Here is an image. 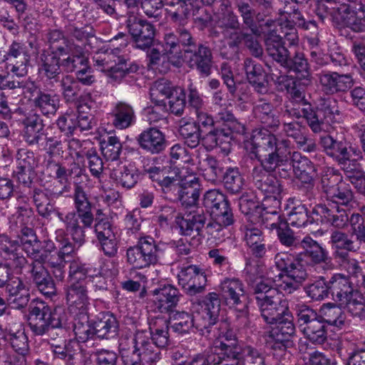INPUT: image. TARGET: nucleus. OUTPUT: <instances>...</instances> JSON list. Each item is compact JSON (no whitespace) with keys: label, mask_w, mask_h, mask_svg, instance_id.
Instances as JSON below:
<instances>
[{"label":"nucleus","mask_w":365,"mask_h":365,"mask_svg":"<svg viewBox=\"0 0 365 365\" xmlns=\"http://www.w3.org/2000/svg\"><path fill=\"white\" fill-rule=\"evenodd\" d=\"M278 289L262 280L253 286L257 305L262 318L267 324H275L265 335L266 344L272 349L284 351L295 328L288 302Z\"/></svg>","instance_id":"obj_1"},{"label":"nucleus","mask_w":365,"mask_h":365,"mask_svg":"<svg viewBox=\"0 0 365 365\" xmlns=\"http://www.w3.org/2000/svg\"><path fill=\"white\" fill-rule=\"evenodd\" d=\"M159 327L150 325L149 331L137 330L133 338H121L119 352L124 365H155L161 359L160 348L169 344V322L157 319Z\"/></svg>","instance_id":"obj_2"},{"label":"nucleus","mask_w":365,"mask_h":365,"mask_svg":"<svg viewBox=\"0 0 365 365\" xmlns=\"http://www.w3.org/2000/svg\"><path fill=\"white\" fill-rule=\"evenodd\" d=\"M255 157L268 173L277 172L280 178L291 176V142L278 138L267 129L255 130L252 135Z\"/></svg>","instance_id":"obj_3"},{"label":"nucleus","mask_w":365,"mask_h":365,"mask_svg":"<svg viewBox=\"0 0 365 365\" xmlns=\"http://www.w3.org/2000/svg\"><path fill=\"white\" fill-rule=\"evenodd\" d=\"M274 264L279 272L274 274L270 270L267 273V279L272 280L274 286L281 290L292 293L307 278L306 269L298 259L288 252H279L274 257Z\"/></svg>","instance_id":"obj_4"},{"label":"nucleus","mask_w":365,"mask_h":365,"mask_svg":"<svg viewBox=\"0 0 365 365\" xmlns=\"http://www.w3.org/2000/svg\"><path fill=\"white\" fill-rule=\"evenodd\" d=\"M65 316L61 310H51L41 301L32 302L30 304L29 326L34 335H53L56 329L62 327Z\"/></svg>","instance_id":"obj_5"},{"label":"nucleus","mask_w":365,"mask_h":365,"mask_svg":"<svg viewBox=\"0 0 365 365\" xmlns=\"http://www.w3.org/2000/svg\"><path fill=\"white\" fill-rule=\"evenodd\" d=\"M319 143L325 153L336 162L345 173L357 165V160L362 158L360 150L351 147L344 138L339 140L325 135L321 136Z\"/></svg>","instance_id":"obj_6"},{"label":"nucleus","mask_w":365,"mask_h":365,"mask_svg":"<svg viewBox=\"0 0 365 365\" xmlns=\"http://www.w3.org/2000/svg\"><path fill=\"white\" fill-rule=\"evenodd\" d=\"M163 254L155 240L150 236L138 239L137 244L126 251L127 262L135 269H144L159 262Z\"/></svg>","instance_id":"obj_7"},{"label":"nucleus","mask_w":365,"mask_h":365,"mask_svg":"<svg viewBox=\"0 0 365 365\" xmlns=\"http://www.w3.org/2000/svg\"><path fill=\"white\" fill-rule=\"evenodd\" d=\"M220 299L215 292L209 293L205 297L201 311L196 319V329L204 336H209L212 332L215 334L217 329H226L227 322H220Z\"/></svg>","instance_id":"obj_8"},{"label":"nucleus","mask_w":365,"mask_h":365,"mask_svg":"<svg viewBox=\"0 0 365 365\" xmlns=\"http://www.w3.org/2000/svg\"><path fill=\"white\" fill-rule=\"evenodd\" d=\"M298 324L306 338L311 342L322 344L327 339V324L312 309L302 304L297 310Z\"/></svg>","instance_id":"obj_9"},{"label":"nucleus","mask_w":365,"mask_h":365,"mask_svg":"<svg viewBox=\"0 0 365 365\" xmlns=\"http://www.w3.org/2000/svg\"><path fill=\"white\" fill-rule=\"evenodd\" d=\"M267 173L262 167L254 168L252 173L254 185L264 195L262 204L264 206H269V204H272L274 207H279L283 185Z\"/></svg>","instance_id":"obj_10"},{"label":"nucleus","mask_w":365,"mask_h":365,"mask_svg":"<svg viewBox=\"0 0 365 365\" xmlns=\"http://www.w3.org/2000/svg\"><path fill=\"white\" fill-rule=\"evenodd\" d=\"M31 93L30 101L36 111L42 115H54L59 108L60 99L54 91L42 88L32 85L29 88Z\"/></svg>","instance_id":"obj_11"},{"label":"nucleus","mask_w":365,"mask_h":365,"mask_svg":"<svg viewBox=\"0 0 365 365\" xmlns=\"http://www.w3.org/2000/svg\"><path fill=\"white\" fill-rule=\"evenodd\" d=\"M207 220V215L203 208L196 207L187 209L183 213L178 224L180 227V230L184 235L203 236V230Z\"/></svg>","instance_id":"obj_12"},{"label":"nucleus","mask_w":365,"mask_h":365,"mask_svg":"<svg viewBox=\"0 0 365 365\" xmlns=\"http://www.w3.org/2000/svg\"><path fill=\"white\" fill-rule=\"evenodd\" d=\"M272 25L264 24V31L265 32L262 35L265 38L266 50L268 55L273 60L279 63L282 66H284L290 56V53L283 44L282 35L277 34L278 29H271Z\"/></svg>","instance_id":"obj_13"},{"label":"nucleus","mask_w":365,"mask_h":365,"mask_svg":"<svg viewBox=\"0 0 365 365\" xmlns=\"http://www.w3.org/2000/svg\"><path fill=\"white\" fill-rule=\"evenodd\" d=\"M7 61L6 68L17 77L26 75V66L29 62L30 56L25 45L13 42L5 56Z\"/></svg>","instance_id":"obj_14"},{"label":"nucleus","mask_w":365,"mask_h":365,"mask_svg":"<svg viewBox=\"0 0 365 365\" xmlns=\"http://www.w3.org/2000/svg\"><path fill=\"white\" fill-rule=\"evenodd\" d=\"M286 115L295 118H304L314 133H320L322 130V121L319 119L316 111L307 102L303 103L287 102L284 116Z\"/></svg>","instance_id":"obj_15"},{"label":"nucleus","mask_w":365,"mask_h":365,"mask_svg":"<svg viewBox=\"0 0 365 365\" xmlns=\"http://www.w3.org/2000/svg\"><path fill=\"white\" fill-rule=\"evenodd\" d=\"M322 91L329 95L346 92L354 82L351 74H339L337 72H322L319 76Z\"/></svg>","instance_id":"obj_16"},{"label":"nucleus","mask_w":365,"mask_h":365,"mask_svg":"<svg viewBox=\"0 0 365 365\" xmlns=\"http://www.w3.org/2000/svg\"><path fill=\"white\" fill-rule=\"evenodd\" d=\"M66 299L72 315L88 312L90 302L86 284H69L66 290Z\"/></svg>","instance_id":"obj_17"},{"label":"nucleus","mask_w":365,"mask_h":365,"mask_svg":"<svg viewBox=\"0 0 365 365\" xmlns=\"http://www.w3.org/2000/svg\"><path fill=\"white\" fill-rule=\"evenodd\" d=\"M230 342L225 344L222 341H214L211 347V354H208L207 358H212L215 363H210L211 365H218L223 361H232L235 362L241 358L244 351V347L240 342Z\"/></svg>","instance_id":"obj_18"},{"label":"nucleus","mask_w":365,"mask_h":365,"mask_svg":"<svg viewBox=\"0 0 365 365\" xmlns=\"http://www.w3.org/2000/svg\"><path fill=\"white\" fill-rule=\"evenodd\" d=\"M155 309L160 313H169L177 306L180 294L171 284H165L153 291Z\"/></svg>","instance_id":"obj_19"},{"label":"nucleus","mask_w":365,"mask_h":365,"mask_svg":"<svg viewBox=\"0 0 365 365\" xmlns=\"http://www.w3.org/2000/svg\"><path fill=\"white\" fill-rule=\"evenodd\" d=\"M94 61L101 71L110 72L115 78L124 77L132 69L128 67L125 60L116 56L113 52L98 56L94 58Z\"/></svg>","instance_id":"obj_20"},{"label":"nucleus","mask_w":365,"mask_h":365,"mask_svg":"<svg viewBox=\"0 0 365 365\" xmlns=\"http://www.w3.org/2000/svg\"><path fill=\"white\" fill-rule=\"evenodd\" d=\"M300 248L303 251L298 254V259L314 266L325 262L328 258L327 252L311 237L306 236L302 240Z\"/></svg>","instance_id":"obj_21"},{"label":"nucleus","mask_w":365,"mask_h":365,"mask_svg":"<svg viewBox=\"0 0 365 365\" xmlns=\"http://www.w3.org/2000/svg\"><path fill=\"white\" fill-rule=\"evenodd\" d=\"M203 205L210 210L211 216L216 217L220 222L223 219L220 216L233 215L227 197L217 190L206 192L203 197Z\"/></svg>","instance_id":"obj_22"},{"label":"nucleus","mask_w":365,"mask_h":365,"mask_svg":"<svg viewBox=\"0 0 365 365\" xmlns=\"http://www.w3.org/2000/svg\"><path fill=\"white\" fill-rule=\"evenodd\" d=\"M354 283L344 274H334L329 280V288L332 299L339 306L346 302V299L357 291L352 287Z\"/></svg>","instance_id":"obj_23"},{"label":"nucleus","mask_w":365,"mask_h":365,"mask_svg":"<svg viewBox=\"0 0 365 365\" xmlns=\"http://www.w3.org/2000/svg\"><path fill=\"white\" fill-rule=\"evenodd\" d=\"M313 211L335 227L343 228L349 221L346 211L335 203L317 205Z\"/></svg>","instance_id":"obj_24"},{"label":"nucleus","mask_w":365,"mask_h":365,"mask_svg":"<svg viewBox=\"0 0 365 365\" xmlns=\"http://www.w3.org/2000/svg\"><path fill=\"white\" fill-rule=\"evenodd\" d=\"M58 218L63 223L65 231L71 235L72 240L79 246L85 242V228L87 227L80 225V220L82 222L81 214L71 211L66 215L57 211Z\"/></svg>","instance_id":"obj_25"},{"label":"nucleus","mask_w":365,"mask_h":365,"mask_svg":"<svg viewBox=\"0 0 365 365\" xmlns=\"http://www.w3.org/2000/svg\"><path fill=\"white\" fill-rule=\"evenodd\" d=\"M137 141L142 149L152 154H158L166 147L164 133L155 128H149L143 130L138 135Z\"/></svg>","instance_id":"obj_26"},{"label":"nucleus","mask_w":365,"mask_h":365,"mask_svg":"<svg viewBox=\"0 0 365 365\" xmlns=\"http://www.w3.org/2000/svg\"><path fill=\"white\" fill-rule=\"evenodd\" d=\"M200 183L198 178L190 175L182 180L179 192V201L185 209L196 207L200 197Z\"/></svg>","instance_id":"obj_27"},{"label":"nucleus","mask_w":365,"mask_h":365,"mask_svg":"<svg viewBox=\"0 0 365 365\" xmlns=\"http://www.w3.org/2000/svg\"><path fill=\"white\" fill-rule=\"evenodd\" d=\"M221 294L227 304L237 306L243 304L245 290L243 282L237 278H226L220 285Z\"/></svg>","instance_id":"obj_28"},{"label":"nucleus","mask_w":365,"mask_h":365,"mask_svg":"<svg viewBox=\"0 0 365 365\" xmlns=\"http://www.w3.org/2000/svg\"><path fill=\"white\" fill-rule=\"evenodd\" d=\"M283 131L290 138H292L298 148L306 153H312L316 150L315 141L309 138L305 133V128L297 121L283 123Z\"/></svg>","instance_id":"obj_29"},{"label":"nucleus","mask_w":365,"mask_h":365,"mask_svg":"<svg viewBox=\"0 0 365 365\" xmlns=\"http://www.w3.org/2000/svg\"><path fill=\"white\" fill-rule=\"evenodd\" d=\"M25 141L31 145H38L44 137L43 120L37 114H31L23 120Z\"/></svg>","instance_id":"obj_30"},{"label":"nucleus","mask_w":365,"mask_h":365,"mask_svg":"<svg viewBox=\"0 0 365 365\" xmlns=\"http://www.w3.org/2000/svg\"><path fill=\"white\" fill-rule=\"evenodd\" d=\"M244 69L249 83L259 93H266L268 91V83L264 79V71L261 64L246 58L244 61Z\"/></svg>","instance_id":"obj_31"},{"label":"nucleus","mask_w":365,"mask_h":365,"mask_svg":"<svg viewBox=\"0 0 365 365\" xmlns=\"http://www.w3.org/2000/svg\"><path fill=\"white\" fill-rule=\"evenodd\" d=\"M250 27H247L241 30L235 27L233 24H230L228 26L224 28L222 25L219 28L222 29V32L225 37L230 38L229 43L231 46H238L242 41H245L250 31L255 36H262L265 31H264V24H250Z\"/></svg>","instance_id":"obj_32"},{"label":"nucleus","mask_w":365,"mask_h":365,"mask_svg":"<svg viewBox=\"0 0 365 365\" xmlns=\"http://www.w3.org/2000/svg\"><path fill=\"white\" fill-rule=\"evenodd\" d=\"M75 184L73 197L76 212L81 214L82 223L84 226L91 227L94 220L91 204L83 187L77 182Z\"/></svg>","instance_id":"obj_33"},{"label":"nucleus","mask_w":365,"mask_h":365,"mask_svg":"<svg viewBox=\"0 0 365 365\" xmlns=\"http://www.w3.org/2000/svg\"><path fill=\"white\" fill-rule=\"evenodd\" d=\"M9 300L16 309L25 307L29 301V289L20 277H14L8 284Z\"/></svg>","instance_id":"obj_34"},{"label":"nucleus","mask_w":365,"mask_h":365,"mask_svg":"<svg viewBox=\"0 0 365 365\" xmlns=\"http://www.w3.org/2000/svg\"><path fill=\"white\" fill-rule=\"evenodd\" d=\"M279 207H274L272 204L269 206H264L262 204V208L257 210V218L252 224L263 225L269 230H277L284 220L279 214Z\"/></svg>","instance_id":"obj_35"},{"label":"nucleus","mask_w":365,"mask_h":365,"mask_svg":"<svg viewBox=\"0 0 365 365\" xmlns=\"http://www.w3.org/2000/svg\"><path fill=\"white\" fill-rule=\"evenodd\" d=\"M252 113L256 120L267 128H275L280 124L273 106L263 99H259L254 104Z\"/></svg>","instance_id":"obj_36"},{"label":"nucleus","mask_w":365,"mask_h":365,"mask_svg":"<svg viewBox=\"0 0 365 365\" xmlns=\"http://www.w3.org/2000/svg\"><path fill=\"white\" fill-rule=\"evenodd\" d=\"M185 58H189L191 67H196L203 75L208 76L210 71L211 52L207 47L200 46L192 53L191 49L185 50Z\"/></svg>","instance_id":"obj_37"},{"label":"nucleus","mask_w":365,"mask_h":365,"mask_svg":"<svg viewBox=\"0 0 365 365\" xmlns=\"http://www.w3.org/2000/svg\"><path fill=\"white\" fill-rule=\"evenodd\" d=\"M128 30L138 48H150L155 36V28L153 24H128Z\"/></svg>","instance_id":"obj_38"},{"label":"nucleus","mask_w":365,"mask_h":365,"mask_svg":"<svg viewBox=\"0 0 365 365\" xmlns=\"http://www.w3.org/2000/svg\"><path fill=\"white\" fill-rule=\"evenodd\" d=\"M178 132L185 143L188 147L194 148L199 145L203 130L200 128L196 122L188 121L182 118L180 121Z\"/></svg>","instance_id":"obj_39"},{"label":"nucleus","mask_w":365,"mask_h":365,"mask_svg":"<svg viewBox=\"0 0 365 365\" xmlns=\"http://www.w3.org/2000/svg\"><path fill=\"white\" fill-rule=\"evenodd\" d=\"M334 255L341 269L346 271L350 277L355 279L354 283L365 276L359 262L351 257L347 252L336 250Z\"/></svg>","instance_id":"obj_40"},{"label":"nucleus","mask_w":365,"mask_h":365,"mask_svg":"<svg viewBox=\"0 0 365 365\" xmlns=\"http://www.w3.org/2000/svg\"><path fill=\"white\" fill-rule=\"evenodd\" d=\"M113 125L118 129H125L131 125L135 120L133 107L124 102L118 103L112 111Z\"/></svg>","instance_id":"obj_41"},{"label":"nucleus","mask_w":365,"mask_h":365,"mask_svg":"<svg viewBox=\"0 0 365 365\" xmlns=\"http://www.w3.org/2000/svg\"><path fill=\"white\" fill-rule=\"evenodd\" d=\"M22 233L24 236L21 238V244L27 255L32 259L45 258L46 255H41L43 248L41 247V242L37 240L33 230L26 227H23Z\"/></svg>","instance_id":"obj_42"},{"label":"nucleus","mask_w":365,"mask_h":365,"mask_svg":"<svg viewBox=\"0 0 365 365\" xmlns=\"http://www.w3.org/2000/svg\"><path fill=\"white\" fill-rule=\"evenodd\" d=\"M118 323L116 318L110 314H104L95 322L93 325L94 335L98 338L108 339L117 334Z\"/></svg>","instance_id":"obj_43"},{"label":"nucleus","mask_w":365,"mask_h":365,"mask_svg":"<svg viewBox=\"0 0 365 365\" xmlns=\"http://www.w3.org/2000/svg\"><path fill=\"white\" fill-rule=\"evenodd\" d=\"M73 316V332L79 342H85L94 335L93 327L88 323V312Z\"/></svg>","instance_id":"obj_44"},{"label":"nucleus","mask_w":365,"mask_h":365,"mask_svg":"<svg viewBox=\"0 0 365 365\" xmlns=\"http://www.w3.org/2000/svg\"><path fill=\"white\" fill-rule=\"evenodd\" d=\"M283 67L295 72L299 79L310 81L309 64L304 53L296 51L293 57H289Z\"/></svg>","instance_id":"obj_45"},{"label":"nucleus","mask_w":365,"mask_h":365,"mask_svg":"<svg viewBox=\"0 0 365 365\" xmlns=\"http://www.w3.org/2000/svg\"><path fill=\"white\" fill-rule=\"evenodd\" d=\"M111 176L118 184L122 187L130 189L133 187L139 180V171L133 166H123L111 173Z\"/></svg>","instance_id":"obj_46"},{"label":"nucleus","mask_w":365,"mask_h":365,"mask_svg":"<svg viewBox=\"0 0 365 365\" xmlns=\"http://www.w3.org/2000/svg\"><path fill=\"white\" fill-rule=\"evenodd\" d=\"M170 324L174 331L187 334L196 327V319L188 312H178L170 317Z\"/></svg>","instance_id":"obj_47"},{"label":"nucleus","mask_w":365,"mask_h":365,"mask_svg":"<svg viewBox=\"0 0 365 365\" xmlns=\"http://www.w3.org/2000/svg\"><path fill=\"white\" fill-rule=\"evenodd\" d=\"M341 307L336 306L334 304L328 303L324 304L319 312L321 319H322L326 324L341 327L344 324L345 317L341 310Z\"/></svg>","instance_id":"obj_48"},{"label":"nucleus","mask_w":365,"mask_h":365,"mask_svg":"<svg viewBox=\"0 0 365 365\" xmlns=\"http://www.w3.org/2000/svg\"><path fill=\"white\" fill-rule=\"evenodd\" d=\"M344 182L343 176L339 170L334 168H327L321 177V187L327 197Z\"/></svg>","instance_id":"obj_49"},{"label":"nucleus","mask_w":365,"mask_h":365,"mask_svg":"<svg viewBox=\"0 0 365 365\" xmlns=\"http://www.w3.org/2000/svg\"><path fill=\"white\" fill-rule=\"evenodd\" d=\"M327 197L331 200V203L352 207L355 204L354 192L349 185L344 182L331 192Z\"/></svg>","instance_id":"obj_50"},{"label":"nucleus","mask_w":365,"mask_h":365,"mask_svg":"<svg viewBox=\"0 0 365 365\" xmlns=\"http://www.w3.org/2000/svg\"><path fill=\"white\" fill-rule=\"evenodd\" d=\"M199 165L206 180L215 183L220 180L222 170L215 157L206 155L199 161Z\"/></svg>","instance_id":"obj_51"},{"label":"nucleus","mask_w":365,"mask_h":365,"mask_svg":"<svg viewBox=\"0 0 365 365\" xmlns=\"http://www.w3.org/2000/svg\"><path fill=\"white\" fill-rule=\"evenodd\" d=\"M62 96L66 103H74L80 96L79 81L71 76H65L61 80Z\"/></svg>","instance_id":"obj_52"},{"label":"nucleus","mask_w":365,"mask_h":365,"mask_svg":"<svg viewBox=\"0 0 365 365\" xmlns=\"http://www.w3.org/2000/svg\"><path fill=\"white\" fill-rule=\"evenodd\" d=\"M101 151L107 160H117L122 150V144L116 135H108L101 142Z\"/></svg>","instance_id":"obj_53"},{"label":"nucleus","mask_w":365,"mask_h":365,"mask_svg":"<svg viewBox=\"0 0 365 365\" xmlns=\"http://www.w3.org/2000/svg\"><path fill=\"white\" fill-rule=\"evenodd\" d=\"M177 87L172 86V84L165 79H160L156 81L150 88V98L152 102H157L159 103H165L171 93L174 92Z\"/></svg>","instance_id":"obj_54"},{"label":"nucleus","mask_w":365,"mask_h":365,"mask_svg":"<svg viewBox=\"0 0 365 365\" xmlns=\"http://www.w3.org/2000/svg\"><path fill=\"white\" fill-rule=\"evenodd\" d=\"M286 222L293 227H302L312 224L314 219L309 215L307 208L304 205H299L292 209Z\"/></svg>","instance_id":"obj_55"},{"label":"nucleus","mask_w":365,"mask_h":365,"mask_svg":"<svg viewBox=\"0 0 365 365\" xmlns=\"http://www.w3.org/2000/svg\"><path fill=\"white\" fill-rule=\"evenodd\" d=\"M148 58V66L149 68L160 73H166L170 69L169 59L163 53L156 48H153L147 55Z\"/></svg>","instance_id":"obj_56"},{"label":"nucleus","mask_w":365,"mask_h":365,"mask_svg":"<svg viewBox=\"0 0 365 365\" xmlns=\"http://www.w3.org/2000/svg\"><path fill=\"white\" fill-rule=\"evenodd\" d=\"M33 200L38 214L43 217H48L56 211L54 205L51 202L48 193L45 190L35 189L33 193Z\"/></svg>","instance_id":"obj_57"},{"label":"nucleus","mask_w":365,"mask_h":365,"mask_svg":"<svg viewBox=\"0 0 365 365\" xmlns=\"http://www.w3.org/2000/svg\"><path fill=\"white\" fill-rule=\"evenodd\" d=\"M42 64L39 69L40 73L43 75L48 80H54L57 81L61 74L60 66L61 61L51 56L49 54L45 55L42 58Z\"/></svg>","instance_id":"obj_58"},{"label":"nucleus","mask_w":365,"mask_h":365,"mask_svg":"<svg viewBox=\"0 0 365 365\" xmlns=\"http://www.w3.org/2000/svg\"><path fill=\"white\" fill-rule=\"evenodd\" d=\"M340 307L346 309L353 317L365 318V298L358 291L346 299Z\"/></svg>","instance_id":"obj_59"},{"label":"nucleus","mask_w":365,"mask_h":365,"mask_svg":"<svg viewBox=\"0 0 365 365\" xmlns=\"http://www.w3.org/2000/svg\"><path fill=\"white\" fill-rule=\"evenodd\" d=\"M223 217L220 222L216 217H212L213 221L209 222L203 230V233L207 235L208 237H212L215 240H220L222 235L221 234L224 227L231 225L234 222L233 215H222Z\"/></svg>","instance_id":"obj_60"},{"label":"nucleus","mask_w":365,"mask_h":365,"mask_svg":"<svg viewBox=\"0 0 365 365\" xmlns=\"http://www.w3.org/2000/svg\"><path fill=\"white\" fill-rule=\"evenodd\" d=\"M276 231L277 238L283 246L298 248L301 245L302 240L295 235L294 232L289 227L287 222L285 221L281 224V226Z\"/></svg>","instance_id":"obj_61"},{"label":"nucleus","mask_w":365,"mask_h":365,"mask_svg":"<svg viewBox=\"0 0 365 365\" xmlns=\"http://www.w3.org/2000/svg\"><path fill=\"white\" fill-rule=\"evenodd\" d=\"M29 153H19L20 158H19L18 170L16 171L18 180L24 185H28L31 183L30 177L28 174L32 169V162H34L33 154L29 155Z\"/></svg>","instance_id":"obj_62"},{"label":"nucleus","mask_w":365,"mask_h":365,"mask_svg":"<svg viewBox=\"0 0 365 365\" xmlns=\"http://www.w3.org/2000/svg\"><path fill=\"white\" fill-rule=\"evenodd\" d=\"M223 183L230 193L235 194L242 190L244 179L237 169L229 168L223 176Z\"/></svg>","instance_id":"obj_63"},{"label":"nucleus","mask_w":365,"mask_h":365,"mask_svg":"<svg viewBox=\"0 0 365 365\" xmlns=\"http://www.w3.org/2000/svg\"><path fill=\"white\" fill-rule=\"evenodd\" d=\"M237 361L239 365H266L264 354L250 345L244 346L242 355Z\"/></svg>","instance_id":"obj_64"}]
</instances>
